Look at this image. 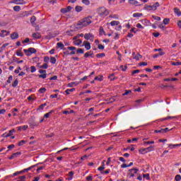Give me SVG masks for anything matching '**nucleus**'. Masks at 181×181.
Masks as SVG:
<instances>
[{"instance_id": "f8f14e48", "label": "nucleus", "mask_w": 181, "mask_h": 181, "mask_svg": "<svg viewBox=\"0 0 181 181\" xmlns=\"http://www.w3.org/2000/svg\"><path fill=\"white\" fill-rule=\"evenodd\" d=\"M83 43L86 50H90L91 49V45H90V42L84 41Z\"/></svg>"}, {"instance_id": "58836bf2", "label": "nucleus", "mask_w": 181, "mask_h": 181, "mask_svg": "<svg viewBox=\"0 0 181 181\" xmlns=\"http://www.w3.org/2000/svg\"><path fill=\"white\" fill-rule=\"evenodd\" d=\"M96 57H105V53H100L96 54Z\"/></svg>"}, {"instance_id": "6e6552de", "label": "nucleus", "mask_w": 181, "mask_h": 181, "mask_svg": "<svg viewBox=\"0 0 181 181\" xmlns=\"http://www.w3.org/2000/svg\"><path fill=\"white\" fill-rule=\"evenodd\" d=\"M71 9H73V7L69 6L66 8H62L61 12H62V13H67L70 12L71 11Z\"/></svg>"}, {"instance_id": "0e129e2a", "label": "nucleus", "mask_w": 181, "mask_h": 181, "mask_svg": "<svg viewBox=\"0 0 181 181\" xmlns=\"http://www.w3.org/2000/svg\"><path fill=\"white\" fill-rule=\"evenodd\" d=\"M30 40L29 38H25L22 42L23 43H29Z\"/></svg>"}, {"instance_id": "c756f323", "label": "nucleus", "mask_w": 181, "mask_h": 181, "mask_svg": "<svg viewBox=\"0 0 181 181\" xmlns=\"http://www.w3.org/2000/svg\"><path fill=\"white\" fill-rule=\"evenodd\" d=\"M134 18H140V16H142V13H134L133 14Z\"/></svg>"}, {"instance_id": "4be33fe9", "label": "nucleus", "mask_w": 181, "mask_h": 181, "mask_svg": "<svg viewBox=\"0 0 181 181\" xmlns=\"http://www.w3.org/2000/svg\"><path fill=\"white\" fill-rule=\"evenodd\" d=\"M75 11L76 12H81V11H83V7L82 6H76L75 7Z\"/></svg>"}, {"instance_id": "7c9ffc66", "label": "nucleus", "mask_w": 181, "mask_h": 181, "mask_svg": "<svg viewBox=\"0 0 181 181\" xmlns=\"http://www.w3.org/2000/svg\"><path fill=\"white\" fill-rule=\"evenodd\" d=\"M89 56H93V52H89L85 53V54H84V57H86V58L89 57Z\"/></svg>"}, {"instance_id": "412c9836", "label": "nucleus", "mask_w": 181, "mask_h": 181, "mask_svg": "<svg viewBox=\"0 0 181 181\" xmlns=\"http://www.w3.org/2000/svg\"><path fill=\"white\" fill-rule=\"evenodd\" d=\"M99 35H100V36L105 35V31H104V28L102 26L100 27Z\"/></svg>"}, {"instance_id": "aec40b11", "label": "nucleus", "mask_w": 181, "mask_h": 181, "mask_svg": "<svg viewBox=\"0 0 181 181\" xmlns=\"http://www.w3.org/2000/svg\"><path fill=\"white\" fill-rule=\"evenodd\" d=\"M133 59L135 60H139V59H142V55L137 54L133 57Z\"/></svg>"}, {"instance_id": "09e8293b", "label": "nucleus", "mask_w": 181, "mask_h": 181, "mask_svg": "<svg viewBox=\"0 0 181 181\" xmlns=\"http://www.w3.org/2000/svg\"><path fill=\"white\" fill-rule=\"evenodd\" d=\"M175 180H176V181H180V180H181V176H180V175H177L175 176Z\"/></svg>"}, {"instance_id": "e2e57ef3", "label": "nucleus", "mask_w": 181, "mask_h": 181, "mask_svg": "<svg viewBox=\"0 0 181 181\" xmlns=\"http://www.w3.org/2000/svg\"><path fill=\"white\" fill-rule=\"evenodd\" d=\"M132 93V90H126L124 93L122 94V95H128V94Z\"/></svg>"}, {"instance_id": "b1692460", "label": "nucleus", "mask_w": 181, "mask_h": 181, "mask_svg": "<svg viewBox=\"0 0 181 181\" xmlns=\"http://www.w3.org/2000/svg\"><path fill=\"white\" fill-rule=\"evenodd\" d=\"M22 50L18 49L16 51L17 56H20L21 57H23V53L21 52Z\"/></svg>"}, {"instance_id": "13d9d810", "label": "nucleus", "mask_w": 181, "mask_h": 181, "mask_svg": "<svg viewBox=\"0 0 181 181\" xmlns=\"http://www.w3.org/2000/svg\"><path fill=\"white\" fill-rule=\"evenodd\" d=\"M16 60H18V58L13 59V62H16V63H18V64H19L23 62V60H21V61H16Z\"/></svg>"}, {"instance_id": "20e7f679", "label": "nucleus", "mask_w": 181, "mask_h": 181, "mask_svg": "<svg viewBox=\"0 0 181 181\" xmlns=\"http://www.w3.org/2000/svg\"><path fill=\"white\" fill-rule=\"evenodd\" d=\"M98 13L101 16H107L109 12H108V10H107L105 8L101 7L99 8Z\"/></svg>"}, {"instance_id": "052dcab7", "label": "nucleus", "mask_w": 181, "mask_h": 181, "mask_svg": "<svg viewBox=\"0 0 181 181\" xmlns=\"http://www.w3.org/2000/svg\"><path fill=\"white\" fill-rule=\"evenodd\" d=\"M154 132L156 134H163V131H162V129L160 130H155Z\"/></svg>"}, {"instance_id": "49530a36", "label": "nucleus", "mask_w": 181, "mask_h": 181, "mask_svg": "<svg viewBox=\"0 0 181 181\" xmlns=\"http://www.w3.org/2000/svg\"><path fill=\"white\" fill-rule=\"evenodd\" d=\"M76 49V47H68V50H71V52H74Z\"/></svg>"}, {"instance_id": "a18cd8bd", "label": "nucleus", "mask_w": 181, "mask_h": 181, "mask_svg": "<svg viewBox=\"0 0 181 181\" xmlns=\"http://www.w3.org/2000/svg\"><path fill=\"white\" fill-rule=\"evenodd\" d=\"M30 70H31V73H35V71H36V67H35V66H31Z\"/></svg>"}, {"instance_id": "39448f33", "label": "nucleus", "mask_w": 181, "mask_h": 181, "mask_svg": "<svg viewBox=\"0 0 181 181\" xmlns=\"http://www.w3.org/2000/svg\"><path fill=\"white\" fill-rule=\"evenodd\" d=\"M35 166H36V165H32L28 168L24 169L23 170L18 171L16 173H14L13 176H18V175H21V174L23 173V172H26V171L28 172V170H30L31 169H33V168H35Z\"/></svg>"}, {"instance_id": "9b49d317", "label": "nucleus", "mask_w": 181, "mask_h": 181, "mask_svg": "<svg viewBox=\"0 0 181 181\" xmlns=\"http://www.w3.org/2000/svg\"><path fill=\"white\" fill-rule=\"evenodd\" d=\"M19 37V34L16 32L13 33L11 34V38L13 40L18 39Z\"/></svg>"}, {"instance_id": "c03bdc74", "label": "nucleus", "mask_w": 181, "mask_h": 181, "mask_svg": "<svg viewBox=\"0 0 181 181\" xmlns=\"http://www.w3.org/2000/svg\"><path fill=\"white\" fill-rule=\"evenodd\" d=\"M143 177H146L147 180H149V179H151V177H149V174H144Z\"/></svg>"}, {"instance_id": "603ef678", "label": "nucleus", "mask_w": 181, "mask_h": 181, "mask_svg": "<svg viewBox=\"0 0 181 181\" xmlns=\"http://www.w3.org/2000/svg\"><path fill=\"white\" fill-rule=\"evenodd\" d=\"M98 48L100 49V50H104V45L100 44L98 45Z\"/></svg>"}, {"instance_id": "423d86ee", "label": "nucleus", "mask_w": 181, "mask_h": 181, "mask_svg": "<svg viewBox=\"0 0 181 181\" xmlns=\"http://www.w3.org/2000/svg\"><path fill=\"white\" fill-rule=\"evenodd\" d=\"M39 73L40 74L38 76L40 78H46V76H47V74H46V70L40 69Z\"/></svg>"}, {"instance_id": "f03ea898", "label": "nucleus", "mask_w": 181, "mask_h": 181, "mask_svg": "<svg viewBox=\"0 0 181 181\" xmlns=\"http://www.w3.org/2000/svg\"><path fill=\"white\" fill-rule=\"evenodd\" d=\"M23 52L26 56H31L32 54L36 53V49L30 47L28 49H23Z\"/></svg>"}, {"instance_id": "c9c22d12", "label": "nucleus", "mask_w": 181, "mask_h": 181, "mask_svg": "<svg viewBox=\"0 0 181 181\" xmlns=\"http://www.w3.org/2000/svg\"><path fill=\"white\" fill-rule=\"evenodd\" d=\"M129 4H131L132 5H137L138 1L135 0H129Z\"/></svg>"}, {"instance_id": "5701e85b", "label": "nucleus", "mask_w": 181, "mask_h": 181, "mask_svg": "<svg viewBox=\"0 0 181 181\" xmlns=\"http://www.w3.org/2000/svg\"><path fill=\"white\" fill-rule=\"evenodd\" d=\"M54 111L53 110H51L49 111L48 113H46L45 115H44V118H49V117L51 115V114H53Z\"/></svg>"}, {"instance_id": "69168bd1", "label": "nucleus", "mask_w": 181, "mask_h": 181, "mask_svg": "<svg viewBox=\"0 0 181 181\" xmlns=\"http://www.w3.org/2000/svg\"><path fill=\"white\" fill-rule=\"evenodd\" d=\"M172 65L173 66H180V64L179 63V62H172Z\"/></svg>"}, {"instance_id": "1a4fd4ad", "label": "nucleus", "mask_w": 181, "mask_h": 181, "mask_svg": "<svg viewBox=\"0 0 181 181\" xmlns=\"http://www.w3.org/2000/svg\"><path fill=\"white\" fill-rule=\"evenodd\" d=\"M11 4H16V5H25L26 2L23 0H13Z\"/></svg>"}, {"instance_id": "72a5a7b5", "label": "nucleus", "mask_w": 181, "mask_h": 181, "mask_svg": "<svg viewBox=\"0 0 181 181\" xmlns=\"http://www.w3.org/2000/svg\"><path fill=\"white\" fill-rule=\"evenodd\" d=\"M28 141H25V140H21L19 143H18V146H22L24 144H26Z\"/></svg>"}, {"instance_id": "c85d7f7f", "label": "nucleus", "mask_w": 181, "mask_h": 181, "mask_svg": "<svg viewBox=\"0 0 181 181\" xmlns=\"http://www.w3.org/2000/svg\"><path fill=\"white\" fill-rule=\"evenodd\" d=\"M57 46L59 47V49H63L64 47V45H63L61 42H57Z\"/></svg>"}, {"instance_id": "864d4df0", "label": "nucleus", "mask_w": 181, "mask_h": 181, "mask_svg": "<svg viewBox=\"0 0 181 181\" xmlns=\"http://www.w3.org/2000/svg\"><path fill=\"white\" fill-rule=\"evenodd\" d=\"M18 80L16 79L12 84L13 87H16V86H18Z\"/></svg>"}, {"instance_id": "9d476101", "label": "nucleus", "mask_w": 181, "mask_h": 181, "mask_svg": "<svg viewBox=\"0 0 181 181\" xmlns=\"http://www.w3.org/2000/svg\"><path fill=\"white\" fill-rule=\"evenodd\" d=\"M19 155H22V153H21V152L14 153L10 157H8V159L10 160L12 159H14V158H18V156H19Z\"/></svg>"}, {"instance_id": "bf43d9fd", "label": "nucleus", "mask_w": 181, "mask_h": 181, "mask_svg": "<svg viewBox=\"0 0 181 181\" xmlns=\"http://www.w3.org/2000/svg\"><path fill=\"white\" fill-rule=\"evenodd\" d=\"M86 180L87 181H93V176L89 175V176L86 177Z\"/></svg>"}, {"instance_id": "ddd939ff", "label": "nucleus", "mask_w": 181, "mask_h": 181, "mask_svg": "<svg viewBox=\"0 0 181 181\" xmlns=\"http://www.w3.org/2000/svg\"><path fill=\"white\" fill-rule=\"evenodd\" d=\"M33 37H35V39H40L42 35L40 33H33Z\"/></svg>"}, {"instance_id": "f3484780", "label": "nucleus", "mask_w": 181, "mask_h": 181, "mask_svg": "<svg viewBox=\"0 0 181 181\" xmlns=\"http://www.w3.org/2000/svg\"><path fill=\"white\" fill-rule=\"evenodd\" d=\"M75 46H80L81 43H83V41L81 40H76L74 42Z\"/></svg>"}, {"instance_id": "37998d69", "label": "nucleus", "mask_w": 181, "mask_h": 181, "mask_svg": "<svg viewBox=\"0 0 181 181\" xmlns=\"http://www.w3.org/2000/svg\"><path fill=\"white\" fill-rule=\"evenodd\" d=\"M47 67H49V65H47V64L45 63L40 66V69H47Z\"/></svg>"}, {"instance_id": "79ce46f5", "label": "nucleus", "mask_w": 181, "mask_h": 181, "mask_svg": "<svg viewBox=\"0 0 181 181\" xmlns=\"http://www.w3.org/2000/svg\"><path fill=\"white\" fill-rule=\"evenodd\" d=\"M104 169H105V166H104V165H102V166H100L98 168V170L103 172V170H104Z\"/></svg>"}, {"instance_id": "a211bd4d", "label": "nucleus", "mask_w": 181, "mask_h": 181, "mask_svg": "<svg viewBox=\"0 0 181 181\" xmlns=\"http://www.w3.org/2000/svg\"><path fill=\"white\" fill-rule=\"evenodd\" d=\"M74 175V172H73V171L69 172L68 174V176H69L68 177V180H71V179H73Z\"/></svg>"}, {"instance_id": "6e6d98bb", "label": "nucleus", "mask_w": 181, "mask_h": 181, "mask_svg": "<svg viewBox=\"0 0 181 181\" xmlns=\"http://www.w3.org/2000/svg\"><path fill=\"white\" fill-rule=\"evenodd\" d=\"M68 36H73V30L66 32Z\"/></svg>"}, {"instance_id": "4468645a", "label": "nucleus", "mask_w": 181, "mask_h": 181, "mask_svg": "<svg viewBox=\"0 0 181 181\" xmlns=\"http://www.w3.org/2000/svg\"><path fill=\"white\" fill-rule=\"evenodd\" d=\"M91 37H93V34H91V33H86L85 35H84V38H85L86 40H90V38H91Z\"/></svg>"}, {"instance_id": "2eb2a0df", "label": "nucleus", "mask_w": 181, "mask_h": 181, "mask_svg": "<svg viewBox=\"0 0 181 181\" xmlns=\"http://www.w3.org/2000/svg\"><path fill=\"white\" fill-rule=\"evenodd\" d=\"M174 12H175V13H176V15H177V16H180L181 11H180V10L179 8H174Z\"/></svg>"}, {"instance_id": "774afa93", "label": "nucleus", "mask_w": 181, "mask_h": 181, "mask_svg": "<svg viewBox=\"0 0 181 181\" xmlns=\"http://www.w3.org/2000/svg\"><path fill=\"white\" fill-rule=\"evenodd\" d=\"M177 26L181 28V21L180 20L177 21Z\"/></svg>"}, {"instance_id": "473e14b6", "label": "nucleus", "mask_w": 181, "mask_h": 181, "mask_svg": "<svg viewBox=\"0 0 181 181\" xmlns=\"http://www.w3.org/2000/svg\"><path fill=\"white\" fill-rule=\"evenodd\" d=\"M163 134H166V132H169V131H172L171 129H169V128L166 127L165 129H162Z\"/></svg>"}, {"instance_id": "393cba45", "label": "nucleus", "mask_w": 181, "mask_h": 181, "mask_svg": "<svg viewBox=\"0 0 181 181\" xmlns=\"http://www.w3.org/2000/svg\"><path fill=\"white\" fill-rule=\"evenodd\" d=\"M50 63L52 64H56V58L54 57H50Z\"/></svg>"}, {"instance_id": "338daca9", "label": "nucleus", "mask_w": 181, "mask_h": 181, "mask_svg": "<svg viewBox=\"0 0 181 181\" xmlns=\"http://www.w3.org/2000/svg\"><path fill=\"white\" fill-rule=\"evenodd\" d=\"M159 35H160L159 33H153V35L154 36V37H158L159 36Z\"/></svg>"}, {"instance_id": "3c124183", "label": "nucleus", "mask_w": 181, "mask_h": 181, "mask_svg": "<svg viewBox=\"0 0 181 181\" xmlns=\"http://www.w3.org/2000/svg\"><path fill=\"white\" fill-rule=\"evenodd\" d=\"M13 78V77H12V76H10L8 77V79L7 80V83H8V84H11V81H12Z\"/></svg>"}, {"instance_id": "a878e982", "label": "nucleus", "mask_w": 181, "mask_h": 181, "mask_svg": "<svg viewBox=\"0 0 181 181\" xmlns=\"http://www.w3.org/2000/svg\"><path fill=\"white\" fill-rule=\"evenodd\" d=\"M76 53L77 54H83L84 53V49H81V48H78L76 50Z\"/></svg>"}, {"instance_id": "ea45409f", "label": "nucleus", "mask_w": 181, "mask_h": 181, "mask_svg": "<svg viewBox=\"0 0 181 181\" xmlns=\"http://www.w3.org/2000/svg\"><path fill=\"white\" fill-rule=\"evenodd\" d=\"M36 21V16H33L30 18L31 23H34V22Z\"/></svg>"}, {"instance_id": "f257e3e1", "label": "nucleus", "mask_w": 181, "mask_h": 181, "mask_svg": "<svg viewBox=\"0 0 181 181\" xmlns=\"http://www.w3.org/2000/svg\"><path fill=\"white\" fill-rule=\"evenodd\" d=\"M90 23H91V20L90 19V18H85L83 20L78 22L77 23L78 27H76L74 29V30H77V29H83L84 26H88Z\"/></svg>"}, {"instance_id": "6ab92c4d", "label": "nucleus", "mask_w": 181, "mask_h": 181, "mask_svg": "<svg viewBox=\"0 0 181 181\" xmlns=\"http://www.w3.org/2000/svg\"><path fill=\"white\" fill-rule=\"evenodd\" d=\"M76 90V88H73L71 89H66L65 90V93H66L67 95H69V94H70V93H73V91H74Z\"/></svg>"}, {"instance_id": "cd10ccee", "label": "nucleus", "mask_w": 181, "mask_h": 181, "mask_svg": "<svg viewBox=\"0 0 181 181\" xmlns=\"http://www.w3.org/2000/svg\"><path fill=\"white\" fill-rule=\"evenodd\" d=\"M13 11H15V12H19V11H21V6H15L13 7Z\"/></svg>"}, {"instance_id": "4c0bfd02", "label": "nucleus", "mask_w": 181, "mask_h": 181, "mask_svg": "<svg viewBox=\"0 0 181 181\" xmlns=\"http://www.w3.org/2000/svg\"><path fill=\"white\" fill-rule=\"evenodd\" d=\"M7 148L8 149V150H7V152H9V149H13V148H15V144L9 145V146H8Z\"/></svg>"}, {"instance_id": "4d7b16f0", "label": "nucleus", "mask_w": 181, "mask_h": 181, "mask_svg": "<svg viewBox=\"0 0 181 181\" xmlns=\"http://www.w3.org/2000/svg\"><path fill=\"white\" fill-rule=\"evenodd\" d=\"M120 68L122 69V71H125V70H127V69H128V66H124L121 65Z\"/></svg>"}, {"instance_id": "8fccbe9b", "label": "nucleus", "mask_w": 181, "mask_h": 181, "mask_svg": "<svg viewBox=\"0 0 181 181\" xmlns=\"http://www.w3.org/2000/svg\"><path fill=\"white\" fill-rule=\"evenodd\" d=\"M153 19H155V21H160V17L152 16Z\"/></svg>"}, {"instance_id": "bb28decb", "label": "nucleus", "mask_w": 181, "mask_h": 181, "mask_svg": "<svg viewBox=\"0 0 181 181\" xmlns=\"http://www.w3.org/2000/svg\"><path fill=\"white\" fill-rule=\"evenodd\" d=\"M25 180H26V176L23 175V176H20L18 177V180H17V181H25Z\"/></svg>"}, {"instance_id": "680f3d73", "label": "nucleus", "mask_w": 181, "mask_h": 181, "mask_svg": "<svg viewBox=\"0 0 181 181\" xmlns=\"http://www.w3.org/2000/svg\"><path fill=\"white\" fill-rule=\"evenodd\" d=\"M139 66H148V63L143 62L139 64Z\"/></svg>"}, {"instance_id": "e433bc0d", "label": "nucleus", "mask_w": 181, "mask_h": 181, "mask_svg": "<svg viewBox=\"0 0 181 181\" xmlns=\"http://www.w3.org/2000/svg\"><path fill=\"white\" fill-rule=\"evenodd\" d=\"M177 116H173V117L168 116L165 119H177Z\"/></svg>"}, {"instance_id": "5fc2aeb1", "label": "nucleus", "mask_w": 181, "mask_h": 181, "mask_svg": "<svg viewBox=\"0 0 181 181\" xmlns=\"http://www.w3.org/2000/svg\"><path fill=\"white\" fill-rule=\"evenodd\" d=\"M82 2L85 4V5H88L90 4V0H82Z\"/></svg>"}, {"instance_id": "0eeeda50", "label": "nucleus", "mask_w": 181, "mask_h": 181, "mask_svg": "<svg viewBox=\"0 0 181 181\" xmlns=\"http://www.w3.org/2000/svg\"><path fill=\"white\" fill-rule=\"evenodd\" d=\"M139 170H138V168H133V169H130L129 170V173H128V176H130V177H134V176H135V175L134 173H132V172H134V173H138V171Z\"/></svg>"}, {"instance_id": "a19ab883", "label": "nucleus", "mask_w": 181, "mask_h": 181, "mask_svg": "<svg viewBox=\"0 0 181 181\" xmlns=\"http://www.w3.org/2000/svg\"><path fill=\"white\" fill-rule=\"evenodd\" d=\"M50 60V58H49V57H44V62L45 63H49V61Z\"/></svg>"}, {"instance_id": "dca6fc26", "label": "nucleus", "mask_w": 181, "mask_h": 181, "mask_svg": "<svg viewBox=\"0 0 181 181\" xmlns=\"http://www.w3.org/2000/svg\"><path fill=\"white\" fill-rule=\"evenodd\" d=\"M110 25L111 26H118V25H119V21H113L112 22H110Z\"/></svg>"}, {"instance_id": "de8ad7c7", "label": "nucleus", "mask_w": 181, "mask_h": 181, "mask_svg": "<svg viewBox=\"0 0 181 181\" xmlns=\"http://www.w3.org/2000/svg\"><path fill=\"white\" fill-rule=\"evenodd\" d=\"M47 104L46 103H44V104H42L39 106V110H43V108H45V107H46Z\"/></svg>"}, {"instance_id": "f704fd0d", "label": "nucleus", "mask_w": 181, "mask_h": 181, "mask_svg": "<svg viewBox=\"0 0 181 181\" xmlns=\"http://www.w3.org/2000/svg\"><path fill=\"white\" fill-rule=\"evenodd\" d=\"M170 21V19H169V18H164L163 22L164 25H168Z\"/></svg>"}, {"instance_id": "2f4dec72", "label": "nucleus", "mask_w": 181, "mask_h": 181, "mask_svg": "<svg viewBox=\"0 0 181 181\" xmlns=\"http://www.w3.org/2000/svg\"><path fill=\"white\" fill-rule=\"evenodd\" d=\"M38 91L41 94H43L44 93H46V88H40V90Z\"/></svg>"}, {"instance_id": "7ed1b4c3", "label": "nucleus", "mask_w": 181, "mask_h": 181, "mask_svg": "<svg viewBox=\"0 0 181 181\" xmlns=\"http://www.w3.org/2000/svg\"><path fill=\"white\" fill-rule=\"evenodd\" d=\"M153 149H155L153 148V146H151L148 147V148H141L139 151V153H141L142 155H144V153H147V152H151V151H153Z\"/></svg>"}]
</instances>
